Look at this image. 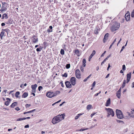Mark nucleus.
Masks as SVG:
<instances>
[{"label":"nucleus","mask_w":134,"mask_h":134,"mask_svg":"<svg viewBox=\"0 0 134 134\" xmlns=\"http://www.w3.org/2000/svg\"><path fill=\"white\" fill-rule=\"evenodd\" d=\"M64 114H62L55 116L52 120V122L54 124L58 123L62 120V118L63 119H64Z\"/></svg>","instance_id":"f257e3e1"},{"label":"nucleus","mask_w":134,"mask_h":134,"mask_svg":"<svg viewBox=\"0 0 134 134\" xmlns=\"http://www.w3.org/2000/svg\"><path fill=\"white\" fill-rule=\"evenodd\" d=\"M105 109L107 112L108 114L107 116V117H109L110 115H111L112 117H113L114 116V112L111 109L105 108Z\"/></svg>","instance_id":"f03ea898"},{"label":"nucleus","mask_w":134,"mask_h":134,"mask_svg":"<svg viewBox=\"0 0 134 134\" xmlns=\"http://www.w3.org/2000/svg\"><path fill=\"white\" fill-rule=\"evenodd\" d=\"M120 24L119 23L115 22L111 27V31L114 32L118 29L119 27Z\"/></svg>","instance_id":"7ed1b4c3"},{"label":"nucleus","mask_w":134,"mask_h":134,"mask_svg":"<svg viewBox=\"0 0 134 134\" xmlns=\"http://www.w3.org/2000/svg\"><path fill=\"white\" fill-rule=\"evenodd\" d=\"M116 113L117 116L118 118L121 119L124 118V116L120 110L118 109H116Z\"/></svg>","instance_id":"20e7f679"},{"label":"nucleus","mask_w":134,"mask_h":134,"mask_svg":"<svg viewBox=\"0 0 134 134\" xmlns=\"http://www.w3.org/2000/svg\"><path fill=\"white\" fill-rule=\"evenodd\" d=\"M70 81L72 85L74 86L76 84V78L74 77H72L70 79Z\"/></svg>","instance_id":"39448f33"},{"label":"nucleus","mask_w":134,"mask_h":134,"mask_svg":"<svg viewBox=\"0 0 134 134\" xmlns=\"http://www.w3.org/2000/svg\"><path fill=\"white\" fill-rule=\"evenodd\" d=\"M46 96L48 97L51 98L55 96L56 95H55L53 92H48L47 93Z\"/></svg>","instance_id":"423d86ee"},{"label":"nucleus","mask_w":134,"mask_h":134,"mask_svg":"<svg viewBox=\"0 0 134 134\" xmlns=\"http://www.w3.org/2000/svg\"><path fill=\"white\" fill-rule=\"evenodd\" d=\"M75 75L76 77L78 79H80L81 77L80 71L79 69H77L75 71Z\"/></svg>","instance_id":"0eeeda50"},{"label":"nucleus","mask_w":134,"mask_h":134,"mask_svg":"<svg viewBox=\"0 0 134 134\" xmlns=\"http://www.w3.org/2000/svg\"><path fill=\"white\" fill-rule=\"evenodd\" d=\"M125 17L127 21H129L130 19V15L129 12L127 11V12L126 13L125 15Z\"/></svg>","instance_id":"6e6552de"},{"label":"nucleus","mask_w":134,"mask_h":134,"mask_svg":"<svg viewBox=\"0 0 134 134\" xmlns=\"http://www.w3.org/2000/svg\"><path fill=\"white\" fill-rule=\"evenodd\" d=\"M37 86L36 84H35L34 85H32L31 86V88L32 89V92H35Z\"/></svg>","instance_id":"1a4fd4ad"},{"label":"nucleus","mask_w":134,"mask_h":134,"mask_svg":"<svg viewBox=\"0 0 134 134\" xmlns=\"http://www.w3.org/2000/svg\"><path fill=\"white\" fill-rule=\"evenodd\" d=\"M131 73L130 72L127 74V75L126 83H127L129 81L131 78Z\"/></svg>","instance_id":"9d476101"},{"label":"nucleus","mask_w":134,"mask_h":134,"mask_svg":"<svg viewBox=\"0 0 134 134\" xmlns=\"http://www.w3.org/2000/svg\"><path fill=\"white\" fill-rule=\"evenodd\" d=\"M65 83L66 87L68 88H71L72 87V85L69 81H66L65 82Z\"/></svg>","instance_id":"9b49d317"},{"label":"nucleus","mask_w":134,"mask_h":134,"mask_svg":"<svg viewBox=\"0 0 134 134\" xmlns=\"http://www.w3.org/2000/svg\"><path fill=\"white\" fill-rule=\"evenodd\" d=\"M109 36V34H105L104 36V38L103 40V41L104 43H105L108 40Z\"/></svg>","instance_id":"f8f14e48"},{"label":"nucleus","mask_w":134,"mask_h":134,"mask_svg":"<svg viewBox=\"0 0 134 134\" xmlns=\"http://www.w3.org/2000/svg\"><path fill=\"white\" fill-rule=\"evenodd\" d=\"M110 98H109L107 101L105 106L106 107H108L110 104Z\"/></svg>","instance_id":"ddd939ff"},{"label":"nucleus","mask_w":134,"mask_h":134,"mask_svg":"<svg viewBox=\"0 0 134 134\" xmlns=\"http://www.w3.org/2000/svg\"><path fill=\"white\" fill-rule=\"evenodd\" d=\"M133 111L134 110H133V111H131V114L129 112H127V113L130 116V117L133 118H134V115H133Z\"/></svg>","instance_id":"4468645a"},{"label":"nucleus","mask_w":134,"mask_h":134,"mask_svg":"<svg viewBox=\"0 0 134 134\" xmlns=\"http://www.w3.org/2000/svg\"><path fill=\"white\" fill-rule=\"evenodd\" d=\"M32 41L34 43L37 42L38 41V38L36 37H34Z\"/></svg>","instance_id":"2eb2a0df"},{"label":"nucleus","mask_w":134,"mask_h":134,"mask_svg":"<svg viewBox=\"0 0 134 134\" xmlns=\"http://www.w3.org/2000/svg\"><path fill=\"white\" fill-rule=\"evenodd\" d=\"M17 103L16 102H15L12 103V105H10V107L11 108H13L14 107L17 105Z\"/></svg>","instance_id":"dca6fc26"},{"label":"nucleus","mask_w":134,"mask_h":134,"mask_svg":"<svg viewBox=\"0 0 134 134\" xmlns=\"http://www.w3.org/2000/svg\"><path fill=\"white\" fill-rule=\"evenodd\" d=\"M4 18H5L6 19H7L8 18L7 15L5 13H4L3 14V15L2 16V19H3Z\"/></svg>","instance_id":"f3484780"},{"label":"nucleus","mask_w":134,"mask_h":134,"mask_svg":"<svg viewBox=\"0 0 134 134\" xmlns=\"http://www.w3.org/2000/svg\"><path fill=\"white\" fill-rule=\"evenodd\" d=\"M28 95V93L27 92H24L23 95L22 96V97L24 98H26L27 97Z\"/></svg>","instance_id":"a211bd4d"},{"label":"nucleus","mask_w":134,"mask_h":134,"mask_svg":"<svg viewBox=\"0 0 134 134\" xmlns=\"http://www.w3.org/2000/svg\"><path fill=\"white\" fill-rule=\"evenodd\" d=\"M121 93L120 92H117L116 93V96L117 97L119 98H120L121 96Z\"/></svg>","instance_id":"6ab92c4d"},{"label":"nucleus","mask_w":134,"mask_h":134,"mask_svg":"<svg viewBox=\"0 0 134 134\" xmlns=\"http://www.w3.org/2000/svg\"><path fill=\"white\" fill-rule=\"evenodd\" d=\"M53 27L52 26H50L49 27V29L47 30V31L48 32H52V29Z\"/></svg>","instance_id":"aec40b11"},{"label":"nucleus","mask_w":134,"mask_h":134,"mask_svg":"<svg viewBox=\"0 0 134 134\" xmlns=\"http://www.w3.org/2000/svg\"><path fill=\"white\" fill-rule=\"evenodd\" d=\"M92 107V105H91L89 104L87 105L86 109L87 110H89L91 109Z\"/></svg>","instance_id":"412c9836"},{"label":"nucleus","mask_w":134,"mask_h":134,"mask_svg":"<svg viewBox=\"0 0 134 134\" xmlns=\"http://www.w3.org/2000/svg\"><path fill=\"white\" fill-rule=\"evenodd\" d=\"M100 31V29H96L95 31H94V34H98V33H99V31Z\"/></svg>","instance_id":"4be33fe9"},{"label":"nucleus","mask_w":134,"mask_h":134,"mask_svg":"<svg viewBox=\"0 0 134 134\" xmlns=\"http://www.w3.org/2000/svg\"><path fill=\"white\" fill-rule=\"evenodd\" d=\"M126 83V80H125L124 81V82L122 84V88H123L125 86V84Z\"/></svg>","instance_id":"5701e85b"},{"label":"nucleus","mask_w":134,"mask_h":134,"mask_svg":"<svg viewBox=\"0 0 134 134\" xmlns=\"http://www.w3.org/2000/svg\"><path fill=\"white\" fill-rule=\"evenodd\" d=\"M75 53L77 56H80V55L79 54V51L78 50H75Z\"/></svg>","instance_id":"b1692460"},{"label":"nucleus","mask_w":134,"mask_h":134,"mask_svg":"<svg viewBox=\"0 0 134 134\" xmlns=\"http://www.w3.org/2000/svg\"><path fill=\"white\" fill-rule=\"evenodd\" d=\"M20 94V92H17L15 93V96L16 98H18V95Z\"/></svg>","instance_id":"393cba45"},{"label":"nucleus","mask_w":134,"mask_h":134,"mask_svg":"<svg viewBox=\"0 0 134 134\" xmlns=\"http://www.w3.org/2000/svg\"><path fill=\"white\" fill-rule=\"evenodd\" d=\"M82 114H78L75 117V119L76 120L77 119L79 118V116L81 115H82Z\"/></svg>","instance_id":"a878e982"},{"label":"nucleus","mask_w":134,"mask_h":134,"mask_svg":"<svg viewBox=\"0 0 134 134\" xmlns=\"http://www.w3.org/2000/svg\"><path fill=\"white\" fill-rule=\"evenodd\" d=\"M4 31L6 32L7 33V34H8L9 33H10V32L9 30L8 29H5L4 30Z\"/></svg>","instance_id":"bb28decb"},{"label":"nucleus","mask_w":134,"mask_h":134,"mask_svg":"<svg viewBox=\"0 0 134 134\" xmlns=\"http://www.w3.org/2000/svg\"><path fill=\"white\" fill-rule=\"evenodd\" d=\"M60 54L62 55H63L64 54V50L62 49H61L60 52Z\"/></svg>","instance_id":"cd10ccee"},{"label":"nucleus","mask_w":134,"mask_h":134,"mask_svg":"<svg viewBox=\"0 0 134 134\" xmlns=\"http://www.w3.org/2000/svg\"><path fill=\"white\" fill-rule=\"evenodd\" d=\"M42 48L41 47L39 48H37L36 49V51L37 52L40 51L42 50Z\"/></svg>","instance_id":"c85d7f7f"},{"label":"nucleus","mask_w":134,"mask_h":134,"mask_svg":"<svg viewBox=\"0 0 134 134\" xmlns=\"http://www.w3.org/2000/svg\"><path fill=\"white\" fill-rule=\"evenodd\" d=\"M131 16L132 17H134V9L133 10L131 13Z\"/></svg>","instance_id":"c756f323"},{"label":"nucleus","mask_w":134,"mask_h":134,"mask_svg":"<svg viewBox=\"0 0 134 134\" xmlns=\"http://www.w3.org/2000/svg\"><path fill=\"white\" fill-rule=\"evenodd\" d=\"M70 67V64H67L66 65V69H68Z\"/></svg>","instance_id":"7c9ffc66"},{"label":"nucleus","mask_w":134,"mask_h":134,"mask_svg":"<svg viewBox=\"0 0 134 134\" xmlns=\"http://www.w3.org/2000/svg\"><path fill=\"white\" fill-rule=\"evenodd\" d=\"M93 56V54H91V55L90 56L89 59H88V61H90L91 58Z\"/></svg>","instance_id":"2f4dec72"},{"label":"nucleus","mask_w":134,"mask_h":134,"mask_svg":"<svg viewBox=\"0 0 134 134\" xmlns=\"http://www.w3.org/2000/svg\"><path fill=\"white\" fill-rule=\"evenodd\" d=\"M88 128H86L85 129H81L79 130V131H85V130H88Z\"/></svg>","instance_id":"473e14b6"},{"label":"nucleus","mask_w":134,"mask_h":134,"mask_svg":"<svg viewBox=\"0 0 134 134\" xmlns=\"http://www.w3.org/2000/svg\"><path fill=\"white\" fill-rule=\"evenodd\" d=\"M111 56V55H109L108 56H107V57L104 60H103V61L104 62H105L106 60H107L108 59V58L110 56Z\"/></svg>","instance_id":"72a5a7b5"},{"label":"nucleus","mask_w":134,"mask_h":134,"mask_svg":"<svg viewBox=\"0 0 134 134\" xmlns=\"http://www.w3.org/2000/svg\"><path fill=\"white\" fill-rule=\"evenodd\" d=\"M31 106V105L30 104H26L25 105V107L26 108H29Z\"/></svg>","instance_id":"f704fd0d"},{"label":"nucleus","mask_w":134,"mask_h":134,"mask_svg":"<svg viewBox=\"0 0 134 134\" xmlns=\"http://www.w3.org/2000/svg\"><path fill=\"white\" fill-rule=\"evenodd\" d=\"M122 69L123 71H125V70L126 67L125 65H122Z\"/></svg>","instance_id":"c9c22d12"},{"label":"nucleus","mask_w":134,"mask_h":134,"mask_svg":"<svg viewBox=\"0 0 134 134\" xmlns=\"http://www.w3.org/2000/svg\"><path fill=\"white\" fill-rule=\"evenodd\" d=\"M9 102L8 101H6L5 102V104L7 106L9 105Z\"/></svg>","instance_id":"e433bc0d"},{"label":"nucleus","mask_w":134,"mask_h":134,"mask_svg":"<svg viewBox=\"0 0 134 134\" xmlns=\"http://www.w3.org/2000/svg\"><path fill=\"white\" fill-rule=\"evenodd\" d=\"M60 93V92L59 91H56L55 93H54L55 95H56V96L58 94H59Z\"/></svg>","instance_id":"4c0bfd02"},{"label":"nucleus","mask_w":134,"mask_h":134,"mask_svg":"<svg viewBox=\"0 0 134 134\" xmlns=\"http://www.w3.org/2000/svg\"><path fill=\"white\" fill-rule=\"evenodd\" d=\"M67 76L68 75L66 73H64V74L62 75L63 77H67Z\"/></svg>","instance_id":"58836bf2"},{"label":"nucleus","mask_w":134,"mask_h":134,"mask_svg":"<svg viewBox=\"0 0 134 134\" xmlns=\"http://www.w3.org/2000/svg\"><path fill=\"white\" fill-rule=\"evenodd\" d=\"M24 120V119H23V118H21L18 119H17L16 121H21V120Z\"/></svg>","instance_id":"ea45409f"},{"label":"nucleus","mask_w":134,"mask_h":134,"mask_svg":"<svg viewBox=\"0 0 134 134\" xmlns=\"http://www.w3.org/2000/svg\"><path fill=\"white\" fill-rule=\"evenodd\" d=\"M97 125V124H96L95 125H92L91 127H90V129H92L93 127H94L95 126H96Z\"/></svg>","instance_id":"a19ab883"},{"label":"nucleus","mask_w":134,"mask_h":134,"mask_svg":"<svg viewBox=\"0 0 134 134\" xmlns=\"http://www.w3.org/2000/svg\"><path fill=\"white\" fill-rule=\"evenodd\" d=\"M42 89V87L41 86H39L38 87V90L39 91H40V90Z\"/></svg>","instance_id":"79ce46f5"},{"label":"nucleus","mask_w":134,"mask_h":134,"mask_svg":"<svg viewBox=\"0 0 134 134\" xmlns=\"http://www.w3.org/2000/svg\"><path fill=\"white\" fill-rule=\"evenodd\" d=\"M60 83L61 84V86L62 87H64V85L63 84L62 81H61L60 82Z\"/></svg>","instance_id":"37998d69"},{"label":"nucleus","mask_w":134,"mask_h":134,"mask_svg":"<svg viewBox=\"0 0 134 134\" xmlns=\"http://www.w3.org/2000/svg\"><path fill=\"white\" fill-rule=\"evenodd\" d=\"M2 9H1V11L2 12L6 10L7 8H2Z\"/></svg>","instance_id":"c03bdc74"},{"label":"nucleus","mask_w":134,"mask_h":134,"mask_svg":"<svg viewBox=\"0 0 134 134\" xmlns=\"http://www.w3.org/2000/svg\"><path fill=\"white\" fill-rule=\"evenodd\" d=\"M96 83L95 81H94L92 85V87H94L96 85Z\"/></svg>","instance_id":"a18cd8bd"},{"label":"nucleus","mask_w":134,"mask_h":134,"mask_svg":"<svg viewBox=\"0 0 134 134\" xmlns=\"http://www.w3.org/2000/svg\"><path fill=\"white\" fill-rule=\"evenodd\" d=\"M82 72L84 71V68L82 66L80 68Z\"/></svg>","instance_id":"49530a36"},{"label":"nucleus","mask_w":134,"mask_h":134,"mask_svg":"<svg viewBox=\"0 0 134 134\" xmlns=\"http://www.w3.org/2000/svg\"><path fill=\"white\" fill-rule=\"evenodd\" d=\"M96 53V51L95 50H93V51L92 53L91 54H93V55H94Z\"/></svg>","instance_id":"de8ad7c7"},{"label":"nucleus","mask_w":134,"mask_h":134,"mask_svg":"<svg viewBox=\"0 0 134 134\" xmlns=\"http://www.w3.org/2000/svg\"><path fill=\"white\" fill-rule=\"evenodd\" d=\"M15 109L17 111H18L20 110V108H19L18 107H16V108H15Z\"/></svg>","instance_id":"09e8293b"},{"label":"nucleus","mask_w":134,"mask_h":134,"mask_svg":"<svg viewBox=\"0 0 134 134\" xmlns=\"http://www.w3.org/2000/svg\"><path fill=\"white\" fill-rule=\"evenodd\" d=\"M96 113H93L92 114H91V117H93V115H94Z\"/></svg>","instance_id":"8fccbe9b"},{"label":"nucleus","mask_w":134,"mask_h":134,"mask_svg":"<svg viewBox=\"0 0 134 134\" xmlns=\"http://www.w3.org/2000/svg\"><path fill=\"white\" fill-rule=\"evenodd\" d=\"M125 47H124V46H123L122 48L120 51V53H121V52L124 49V48Z\"/></svg>","instance_id":"3c124183"},{"label":"nucleus","mask_w":134,"mask_h":134,"mask_svg":"<svg viewBox=\"0 0 134 134\" xmlns=\"http://www.w3.org/2000/svg\"><path fill=\"white\" fill-rule=\"evenodd\" d=\"M106 52V51H105L101 55V57H103L104 55V54Z\"/></svg>","instance_id":"603ef678"},{"label":"nucleus","mask_w":134,"mask_h":134,"mask_svg":"<svg viewBox=\"0 0 134 134\" xmlns=\"http://www.w3.org/2000/svg\"><path fill=\"white\" fill-rule=\"evenodd\" d=\"M30 118L29 117H28L26 118H23V119H24V120H25L26 119H29Z\"/></svg>","instance_id":"864d4df0"},{"label":"nucleus","mask_w":134,"mask_h":134,"mask_svg":"<svg viewBox=\"0 0 134 134\" xmlns=\"http://www.w3.org/2000/svg\"><path fill=\"white\" fill-rule=\"evenodd\" d=\"M121 38H120V40L118 41V43L117 44V46H118V44L120 43V41H121Z\"/></svg>","instance_id":"5fc2aeb1"},{"label":"nucleus","mask_w":134,"mask_h":134,"mask_svg":"<svg viewBox=\"0 0 134 134\" xmlns=\"http://www.w3.org/2000/svg\"><path fill=\"white\" fill-rule=\"evenodd\" d=\"M86 63V60L85 59H83V63Z\"/></svg>","instance_id":"6e6d98bb"},{"label":"nucleus","mask_w":134,"mask_h":134,"mask_svg":"<svg viewBox=\"0 0 134 134\" xmlns=\"http://www.w3.org/2000/svg\"><path fill=\"white\" fill-rule=\"evenodd\" d=\"M0 35L1 39H2V37L3 36H4V34H0Z\"/></svg>","instance_id":"4d7b16f0"},{"label":"nucleus","mask_w":134,"mask_h":134,"mask_svg":"<svg viewBox=\"0 0 134 134\" xmlns=\"http://www.w3.org/2000/svg\"><path fill=\"white\" fill-rule=\"evenodd\" d=\"M29 125H25L24 126V127L25 128H29Z\"/></svg>","instance_id":"13d9d810"},{"label":"nucleus","mask_w":134,"mask_h":134,"mask_svg":"<svg viewBox=\"0 0 134 134\" xmlns=\"http://www.w3.org/2000/svg\"><path fill=\"white\" fill-rule=\"evenodd\" d=\"M20 87L21 88H24V86H23V84H21L20 86Z\"/></svg>","instance_id":"bf43d9fd"},{"label":"nucleus","mask_w":134,"mask_h":134,"mask_svg":"<svg viewBox=\"0 0 134 134\" xmlns=\"http://www.w3.org/2000/svg\"><path fill=\"white\" fill-rule=\"evenodd\" d=\"M116 121L120 123L121 122H123V121H121L119 120H117Z\"/></svg>","instance_id":"052dcab7"},{"label":"nucleus","mask_w":134,"mask_h":134,"mask_svg":"<svg viewBox=\"0 0 134 134\" xmlns=\"http://www.w3.org/2000/svg\"><path fill=\"white\" fill-rule=\"evenodd\" d=\"M30 111H27V112H24V114H26L27 113H30Z\"/></svg>","instance_id":"680f3d73"},{"label":"nucleus","mask_w":134,"mask_h":134,"mask_svg":"<svg viewBox=\"0 0 134 134\" xmlns=\"http://www.w3.org/2000/svg\"><path fill=\"white\" fill-rule=\"evenodd\" d=\"M110 64H108V68H107V70H109V69L110 68Z\"/></svg>","instance_id":"e2e57ef3"},{"label":"nucleus","mask_w":134,"mask_h":134,"mask_svg":"<svg viewBox=\"0 0 134 134\" xmlns=\"http://www.w3.org/2000/svg\"><path fill=\"white\" fill-rule=\"evenodd\" d=\"M131 87L132 88L134 87V82H133L132 83V86Z\"/></svg>","instance_id":"0e129e2a"},{"label":"nucleus","mask_w":134,"mask_h":134,"mask_svg":"<svg viewBox=\"0 0 134 134\" xmlns=\"http://www.w3.org/2000/svg\"><path fill=\"white\" fill-rule=\"evenodd\" d=\"M2 96H4L5 94V93L4 92H2Z\"/></svg>","instance_id":"69168bd1"},{"label":"nucleus","mask_w":134,"mask_h":134,"mask_svg":"<svg viewBox=\"0 0 134 134\" xmlns=\"http://www.w3.org/2000/svg\"><path fill=\"white\" fill-rule=\"evenodd\" d=\"M88 79H87V77H86L85 79L84 80H83V81L84 82H86L87 80Z\"/></svg>","instance_id":"338daca9"},{"label":"nucleus","mask_w":134,"mask_h":134,"mask_svg":"<svg viewBox=\"0 0 134 134\" xmlns=\"http://www.w3.org/2000/svg\"><path fill=\"white\" fill-rule=\"evenodd\" d=\"M35 110V109H34V110H31V111H30V112H30V113L33 112Z\"/></svg>","instance_id":"774afa93"}]
</instances>
